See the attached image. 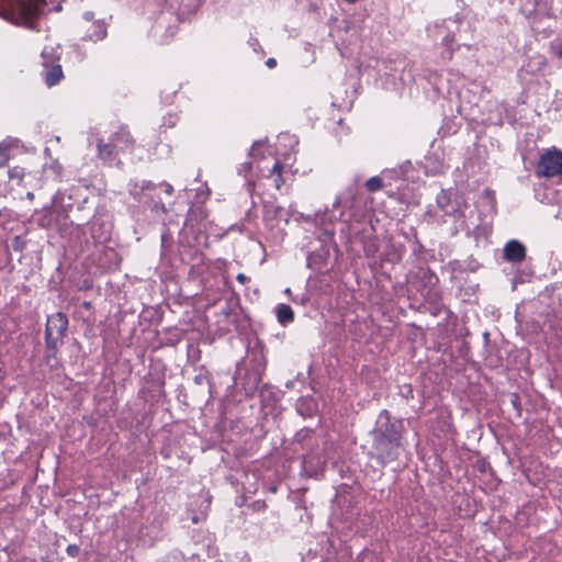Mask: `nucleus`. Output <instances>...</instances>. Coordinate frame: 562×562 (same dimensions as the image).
Masks as SVG:
<instances>
[{"instance_id":"1","label":"nucleus","mask_w":562,"mask_h":562,"mask_svg":"<svg viewBox=\"0 0 562 562\" xmlns=\"http://www.w3.org/2000/svg\"><path fill=\"white\" fill-rule=\"evenodd\" d=\"M405 431L403 418L392 416L387 409L379 413L369 432L372 439L371 456L379 464L385 465L398 458Z\"/></svg>"},{"instance_id":"2","label":"nucleus","mask_w":562,"mask_h":562,"mask_svg":"<svg viewBox=\"0 0 562 562\" xmlns=\"http://www.w3.org/2000/svg\"><path fill=\"white\" fill-rule=\"evenodd\" d=\"M437 204L443 215L451 218L453 224L451 228L452 235L459 232L479 235L480 224L473 220V211H470L469 214L467 213L470 206L461 194L451 190H441L437 195Z\"/></svg>"},{"instance_id":"3","label":"nucleus","mask_w":562,"mask_h":562,"mask_svg":"<svg viewBox=\"0 0 562 562\" xmlns=\"http://www.w3.org/2000/svg\"><path fill=\"white\" fill-rule=\"evenodd\" d=\"M437 204L443 215L451 218L453 224L451 228L452 235L459 232L479 235L480 224L473 220V211H470L469 214L467 213L470 206L461 194L451 190H441L437 195Z\"/></svg>"},{"instance_id":"4","label":"nucleus","mask_w":562,"mask_h":562,"mask_svg":"<svg viewBox=\"0 0 562 562\" xmlns=\"http://www.w3.org/2000/svg\"><path fill=\"white\" fill-rule=\"evenodd\" d=\"M437 204L443 215L451 218L453 224L451 228L452 235L459 232L479 235L480 224L473 220V211H470L469 214L467 213L470 206L461 194L451 190H441L437 195Z\"/></svg>"},{"instance_id":"5","label":"nucleus","mask_w":562,"mask_h":562,"mask_svg":"<svg viewBox=\"0 0 562 562\" xmlns=\"http://www.w3.org/2000/svg\"><path fill=\"white\" fill-rule=\"evenodd\" d=\"M68 325V317L61 312H56L46 319L45 361L52 369H57L60 366L57 355L65 342Z\"/></svg>"},{"instance_id":"6","label":"nucleus","mask_w":562,"mask_h":562,"mask_svg":"<svg viewBox=\"0 0 562 562\" xmlns=\"http://www.w3.org/2000/svg\"><path fill=\"white\" fill-rule=\"evenodd\" d=\"M355 203V191L348 188L337 194L331 209H326L324 212L315 213V223L319 225L324 233L331 238L335 235L333 228L328 225H333L336 222L347 223L352 218V207Z\"/></svg>"},{"instance_id":"7","label":"nucleus","mask_w":562,"mask_h":562,"mask_svg":"<svg viewBox=\"0 0 562 562\" xmlns=\"http://www.w3.org/2000/svg\"><path fill=\"white\" fill-rule=\"evenodd\" d=\"M44 0H9L1 16L16 25L32 29L34 20L41 14Z\"/></svg>"},{"instance_id":"8","label":"nucleus","mask_w":562,"mask_h":562,"mask_svg":"<svg viewBox=\"0 0 562 562\" xmlns=\"http://www.w3.org/2000/svg\"><path fill=\"white\" fill-rule=\"evenodd\" d=\"M438 282L439 279L434 271L429 268H419L413 284L426 302L437 306L441 302V292L438 288Z\"/></svg>"},{"instance_id":"9","label":"nucleus","mask_w":562,"mask_h":562,"mask_svg":"<svg viewBox=\"0 0 562 562\" xmlns=\"http://www.w3.org/2000/svg\"><path fill=\"white\" fill-rule=\"evenodd\" d=\"M537 176L543 178L562 176V151L555 147L544 151L538 162Z\"/></svg>"},{"instance_id":"10","label":"nucleus","mask_w":562,"mask_h":562,"mask_svg":"<svg viewBox=\"0 0 562 562\" xmlns=\"http://www.w3.org/2000/svg\"><path fill=\"white\" fill-rule=\"evenodd\" d=\"M405 172L404 166L397 168L385 169L381 176L371 177L366 181V188L369 192H376L385 186H391V178L393 173L402 176Z\"/></svg>"},{"instance_id":"11","label":"nucleus","mask_w":562,"mask_h":562,"mask_svg":"<svg viewBox=\"0 0 562 562\" xmlns=\"http://www.w3.org/2000/svg\"><path fill=\"white\" fill-rule=\"evenodd\" d=\"M93 142L97 146L98 157L105 162H112L120 153L111 138L105 143L101 137L91 135L89 137V145H92Z\"/></svg>"},{"instance_id":"12","label":"nucleus","mask_w":562,"mask_h":562,"mask_svg":"<svg viewBox=\"0 0 562 562\" xmlns=\"http://www.w3.org/2000/svg\"><path fill=\"white\" fill-rule=\"evenodd\" d=\"M526 258L525 246L516 240L512 239L505 244L504 247V259L508 262H521Z\"/></svg>"},{"instance_id":"13","label":"nucleus","mask_w":562,"mask_h":562,"mask_svg":"<svg viewBox=\"0 0 562 562\" xmlns=\"http://www.w3.org/2000/svg\"><path fill=\"white\" fill-rule=\"evenodd\" d=\"M108 35V24L104 20L93 21L91 26L87 29L82 40L93 43L103 41Z\"/></svg>"},{"instance_id":"14","label":"nucleus","mask_w":562,"mask_h":562,"mask_svg":"<svg viewBox=\"0 0 562 562\" xmlns=\"http://www.w3.org/2000/svg\"><path fill=\"white\" fill-rule=\"evenodd\" d=\"M110 138L120 151H126L132 148L133 138L124 126H121Z\"/></svg>"},{"instance_id":"15","label":"nucleus","mask_w":562,"mask_h":562,"mask_svg":"<svg viewBox=\"0 0 562 562\" xmlns=\"http://www.w3.org/2000/svg\"><path fill=\"white\" fill-rule=\"evenodd\" d=\"M202 498L201 501V505L200 507L202 508L199 513H195L193 510H188L187 513V520H189L192 525H198V524H202L205 521L206 519V510L209 509L210 507V504H211V497L209 495V493H206L205 495H201L200 496Z\"/></svg>"},{"instance_id":"16","label":"nucleus","mask_w":562,"mask_h":562,"mask_svg":"<svg viewBox=\"0 0 562 562\" xmlns=\"http://www.w3.org/2000/svg\"><path fill=\"white\" fill-rule=\"evenodd\" d=\"M43 79L48 87L57 85L64 77L61 66L59 64L44 67L42 71Z\"/></svg>"},{"instance_id":"17","label":"nucleus","mask_w":562,"mask_h":562,"mask_svg":"<svg viewBox=\"0 0 562 562\" xmlns=\"http://www.w3.org/2000/svg\"><path fill=\"white\" fill-rule=\"evenodd\" d=\"M276 316L280 325L286 326L294 321V312L288 304H278L276 306Z\"/></svg>"},{"instance_id":"18","label":"nucleus","mask_w":562,"mask_h":562,"mask_svg":"<svg viewBox=\"0 0 562 562\" xmlns=\"http://www.w3.org/2000/svg\"><path fill=\"white\" fill-rule=\"evenodd\" d=\"M41 55L43 59V67H49L52 65L59 64L58 61L60 59V47L46 46L42 50Z\"/></svg>"},{"instance_id":"19","label":"nucleus","mask_w":562,"mask_h":562,"mask_svg":"<svg viewBox=\"0 0 562 562\" xmlns=\"http://www.w3.org/2000/svg\"><path fill=\"white\" fill-rule=\"evenodd\" d=\"M480 267V263L473 259L468 258L463 261H454L452 262V269L454 272H475Z\"/></svg>"},{"instance_id":"20","label":"nucleus","mask_w":562,"mask_h":562,"mask_svg":"<svg viewBox=\"0 0 562 562\" xmlns=\"http://www.w3.org/2000/svg\"><path fill=\"white\" fill-rule=\"evenodd\" d=\"M13 138H5L0 143V167H3L10 159V149L14 146Z\"/></svg>"},{"instance_id":"21","label":"nucleus","mask_w":562,"mask_h":562,"mask_svg":"<svg viewBox=\"0 0 562 562\" xmlns=\"http://www.w3.org/2000/svg\"><path fill=\"white\" fill-rule=\"evenodd\" d=\"M251 170H252V162H250V161L241 164L238 168V175L244 176L245 179L247 180L246 186H247V190L250 194L252 193V191L255 189V180L249 177V173L251 172Z\"/></svg>"},{"instance_id":"22","label":"nucleus","mask_w":562,"mask_h":562,"mask_svg":"<svg viewBox=\"0 0 562 562\" xmlns=\"http://www.w3.org/2000/svg\"><path fill=\"white\" fill-rule=\"evenodd\" d=\"M156 188V184L151 181L142 180L140 182H134L130 184V192L134 196H139L143 192L147 190H153Z\"/></svg>"},{"instance_id":"23","label":"nucleus","mask_w":562,"mask_h":562,"mask_svg":"<svg viewBox=\"0 0 562 562\" xmlns=\"http://www.w3.org/2000/svg\"><path fill=\"white\" fill-rule=\"evenodd\" d=\"M265 209V218L266 220H276L281 216L283 209L273 202H267L263 205Z\"/></svg>"},{"instance_id":"24","label":"nucleus","mask_w":562,"mask_h":562,"mask_svg":"<svg viewBox=\"0 0 562 562\" xmlns=\"http://www.w3.org/2000/svg\"><path fill=\"white\" fill-rule=\"evenodd\" d=\"M282 164L280 161H276L273 165L270 177H274V187L276 189H280L283 184V178H282Z\"/></svg>"},{"instance_id":"25","label":"nucleus","mask_w":562,"mask_h":562,"mask_svg":"<svg viewBox=\"0 0 562 562\" xmlns=\"http://www.w3.org/2000/svg\"><path fill=\"white\" fill-rule=\"evenodd\" d=\"M553 0H533L535 12L548 14L551 10Z\"/></svg>"},{"instance_id":"26","label":"nucleus","mask_w":562,"mask_h":562,"mask_svg":"<svg viewBox=\"0 0 562 562\" xmlns=\"http://www.w3.org/2000/svg\"><path fill=\"white\" fill-rule=\"evenodd\" d=\"M11 246L15 251H22L25 248V240L21 236H15Z\"/></svg>"},{"instance_id":"27","label":"nucleus","mask_w":562,"mask_h":562,"mask_svg":"<svg viewBox=\"0 0 562 562\" xmlns=\"http://www.w3.org/2000/svg\"><path fill=\"white\" fill-rule=\"evenodd\" d=\"M23 176H24V170H23V168H20V167H14L9 171L10 179H18L20 181V180H22Z\"/></svg>"},{"instance_id":"28","label":"nucleus","mask_w":562,"mask_h":562,"mask_svg":"<svg viewBox=\"0 0 562 562\" xmlns=\"http://www.w3.org/2000/svg\"><path fill=\"white\" fill-rule=\"evenodd\" d=\"M194 383L198 385H202L204 383H210V378L207 373H199L194 376Z\"/></svg>"},{"instance_id":"29","label":"nucleus","mask_w":562,"mask_h":562,"mask_svg":"<svg viewBox=\"0 0 562 562\" xmlns=\"http://www.w3.org/2000/svg\"><path fill=\"white\" fill-rule=\"evenodd\" d=\"M306 404H307L306 401H300L297 403V412L301 415H311L312 414V409L310 407H304Z\"/></svg>"},{"instance_id":"30","label":"nucleus","mask_w":562,"mask_h":562,"mask_svg":"<svg viewBox=\"0 0 562 562\" xmlns=\"http://www.w3.org/2000/svg\"><path fill=\"white\" fill-rule=\"evenodd\" d=\"M404 166V169H405V172L402 175V176H398L396 173H393V177L391 178V183L393 181H397V180H403V177L406 175L407 170L411 168V164L409 162H406L403 165Z\"/></svg>"},{"instance_id":"31","label":"nucleus","mask_w":562,"mask_h":562,"mask_svg":"<svg viewBox=\"0 0 562 562\" xmlns=\"http://www.w3.org/2000/svg\"><path fill=\"white\" fill-rule=\"evenodd\" d=\"M552 50H553V54L559 57V58H562V44H557V45H553L552 46Z\"/></svg>"},{"instance_id":"32","label":"nucleus","mask_w":562,"mask_h":562,"mask_svg":"<svg viewBox=\"0 0 562 562\" xmlns=\"http://www.w3.org/2000/svg\"><path fill=\"white\" fill-rule=\"evenodd\" d=\"M82 18H83L85 21L91 22V24L93 23V21H95L94 20V13L92 11L85 12Z\"/></svg>"},{"instance_id":"33","label":"nucleus","mask_w":562,"mask_h":562,"mask_svg":"<svg viewBox=\"0 0 562 562\" xmlns=\"http://www.w3.org/2000/svg\"><path fill=\"white\" fill-rule=\"evenodd\" d=\"M512 403H513V406L517 409V411H520V402H519V396L517 394H513L512 396Z\"/></svg>"},{"instance_id":"34","label":"nucleus","mask_w":562,"mask_h":562,"mask_svg":"<svg viewBox=\"0 0 562 562\" xmlns=\"http://www.w3.org/2000/svg\"><path fill=\"white\" fill-rule=\"evenodd\" d=\"M67 552H68V554H70V555L75 557V555H77V554H78V552H79V548H78L77 546H75V544H70V546H68V548H67Z\"/></svg>"},{"instance_id":"35","label":"nucleus","mask_w":562,"mask_h":562,"mask_svg":"<svg viewBox=\"0 0 562 562\" xmlns=\"http://www.w3.org/2000/svg\"><path fill=\"white\" fill-rule=\"evenodd\" d=\"M249 45L252 47V49H254L255 52H258V49L260 48L259 41H258L257 38H254V37H251V38L249 40Z\"/></svg>"},{"instance_id":"36","label":"nucleus","mask_w":562,"mask_h":562,"mask_svg":"<svg viewBox=\"0 0 562 562\" xmlns=\"http://www.w3.org/2000/svg\"><path fill=\"white\" fill-rule=\"evenodd\" d=\"M236 280L239 283L245 284L249 280V278L246 274H244V273H238L237 277H236Z\"/></svg>"},{"instance_id":"37","label":"nucleus","mask_w":562,"mask_h":562,"mask_svg":"<svg viewBox=\"0 0 562 562\" xmlns=\"http://www.w3.org/2000/svg\"><path fill=\"white\" fill-rule=\"evenodd\" d=\"M160 186H162V187L165 188V192H166L167 194H169V195H170V194L173 192V188H172V186H171V184H169V183H167V182H162V183H160Z\"/></svg>"},{"instance_id":"38","label":"nucleus","mask_w":562,"mask_h":562,"mask_svg":"<svg viewBox=\"0 0 562 562\" xmlns=\"http://www.w3.org/2000/svg\"><path fill=\"white\" fill-rule=\"evenodd\" d=\"M276 65H277V60H276L274 58H272V57H270V58H268V59L266 60V66H267L268 68H270V69H271V68H274V67H276Z\"/></svg>"},{"instance_id":"39","label":"nucleus","mask_w":562,"mask_h":562,"mask_svg":"<svg viewBox=\"0 0 562 562\" xmlns=\"http://www.w3.org/2000/svg\"><path fill=\"white\" fill-rule=\"evenodd\" d=\"M452 42H453V36H451V35H447L443 38V45L447 46L449 49H450V45Z\"/></svg>"},{"instance_id":"40","label":"nucleus","mask_w":562,"mask_h":562,"mask_svg":"<svg viewBox=\"0 0 562 562\" xmlns=\"http://www.w3.org/2000/svg\"><path fill=\"white\" fill-rule=\"evenodd\" d=\"M258 146H260V142H256V143L252 145V147H251V149H250V151H249V155H250V156H257L256 150H257V147H258Z\"/></svg>"},{"instance_id":"41","label":"nucleus","mask_w":562,"mask_h":562,"mask_svg":"<svg viewBox=\"0 0 562 562\" xmlns=\"http://www.w3.org/2000/svg\"><path fill=\"white\" fill-rule=\"evenodd\" d=\"M154 209L161 210L162 212H166V207H165L164 203H155Z\"/></svg>"},{"instance_id":"42","label":"nucleus","mask_w":562,"mask_h":562,"mask_svg":"<svg viewBox=\"0 0 562 562\" xmlns=\"http://www.w3.org/2000/svg\"><path fill=\"white\" fill-rule=\"evenodd\" d=\"M38 222L41 226H47L49 224V220H46V217L40 218Z\"/></svg>"},{"instance_id":"43","label":"nucleus","mask_w":562,"mask_h":562,"mask_svg":"<svg viewBox=\"0 0 562 562\" xmlns=\"http://www.w3.org/2000/svg\"><path fill=\"white\" fill-rule=\"evenodd\" d=\"M26 198L29 200H33L34 199V193L33 192H27Z\"/></svg>"},{"instance_id":"44","label":"nucleus","mask_w":562,"mask_h":562,"mask_svg":"<svg viewBox=\"0 0 562 562\" xmlns=\"http://www.w3.org/2000/svg\"><path fill=\"white\" fill-rule=\"evenodd\" d=\"M258 356L262 362H265L262 350L258 352Z\"/></svg>"},{"instance_id":"45","label":"nucleus","mask_w":562,"mask_h":562,"mask_svg":"<svg viewBox=\"0 0 562 562\" xmlns=\"http://www.w3.org/2000/svg\"><path fill=\"white\" fill-rule=\"evenodd\" d=\"M348 521V517H341L337 522H347Z\"/></svg>"},{"instance_id":"46","label":"nucleus","mask_w":562,"mask_h":562,"mask_svg":"<svg viewBox=\"0 0 562 562\" xmlns=\"http://www.w3.org/2000/svg\"><path fill=\"white\" fill-rule=\"evenodd\" d=\"M284 292H285L286 294H290V293H291L290 288H286Z\"/></svg>"},{"instance_id":"47","label":"nucleus","mask_w":562,"mask_h":562,"mask_svg":"<svg viewBox=\"0 0 562 562\" xmlns=\"http://www.w3.org/2000/svg\"><path fill=\"white\" fill-rule=\"evenodd\" d=\"M346 1H347V2H349V3H355V2H357L358 0H346Z\"/></svg>"},{"instance_id":"48","label":"nucleus","mask_w":562,"mask_h":562,"mask_svg":"<svg viewBox=\"0 0 562 562\" xmlns=\"http://www.w3.org/2000/svg\"><path fill=\"white\" fill-rule=\"evenodd\" d=\"M539 64H540L541 66H544V65H546V63H544V60H543V59H541V60L539 61Z\"/></svg>"},{"instance_id":"49","label":"nucleus","mask_w":562,"mask_h":562,"mask_svg":"<svg viewBox=\"0 0 562 562\" xmlns=\"http://www.w3.org/2000/svg\"><path fill=\"white\" fill-rule=\"evenodd\" d=\"M165 238H166V235H165V234H162V235H161L162 244L165 243Z\"/></svg>"},{"instance_id":"50","label":"nucleus","mask_w":562,"mask_h":562,"mask_svg":"<svg viewBox=\"0 0 562 562\" xmlns=\"http://www.w3.org/2000/svg\"><path fill=\"white\" fill-rule=\"evenodd\" d=\"M260 373H258V376H257V383L260 381Z\"/></svg>"}]
</instances>
